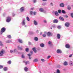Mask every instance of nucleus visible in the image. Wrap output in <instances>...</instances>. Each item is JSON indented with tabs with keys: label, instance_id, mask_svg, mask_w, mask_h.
<instances>
[{
	"label": "nucleus",
	"instance_id": "17",
	"mask_svg": "<svg viewBox=\"0 0 73 73\" xmlns=\"http://www.w3.org/2000/svg\"><path fill=\"white\" fill-rule=\"evenodd\" d=\"M18 41L20 43H23V40H22V39H18Z\"/></svg>",
	"mask_w": 73,
	"mask_h": 73
},
{
	"label": "nucleus",
	"instance_id": "50",
	"mask_svg": "<svg viewBox=\"0 0 73 73\" xmlns=\"http://www.w3.org/2000/svg\"><path fill=\"white\" fill-rule=\"evenodd\" d=\"M36 0H33V2L34 3H36Z\"/></svg>",
	"mask_w": 73,
	"mask_h": 73
},
{
	"label": "nucleus",
	"instance_id": "12",
	"mask_svg": "<svg viewBox=\"0 0 73 73\" xmlns=\"http://www.w3.org/2000/svg\"><path fill=\"white\" fill-rule=\"evenodd\" d=\"M23 62H24V63H25V65H27V64H29V62L28 61L24 60L23 61Z\"/></svg>",
	"mask_w": 73,
	"mask_h": 73
},
{
	"label": "nucleus",
	"instance_id": "51",
	"mask_svg": "<svg viewBox=\"0 0 73 73\" xmlns=\"http://www.w3.org/2000/svg\"><path fill=\"white\" fill-rule=\"evenodd\" d=\"M41 60L42 61V62H44L45 61V60H44L43 59H41Z\"/></svg>",
	"mask_w": 73,
	"mask_h": 73
},
{
	"label": "nucleus",
	"instance_id": "20",
	"mask_svg": "<svg viewBox=\"0 0 73 73\" xmlns=\"http://www.w3.org/2000/svg\"><path fill=\"white\" fill-rule=\"evenodd\" d=\"M39 11L41 12H42L44 11V9L42 8H40L39 9Z\"/></svg>",
	"mask_w": 73,
	"mask_h": 73
},
{
	"label": "nucleus",
	"instance_id": "37",
	"mask_svg": "<svg viewBox=\"0 0 73 73\" xmlns=\"http://www.w3.org/2000/svg\"><path fill=\"white\" fill-rule=\"evenodd\" d=\"M62 13H63L64 14H65V13H66V12L64 10H62Z\"/></svg>",
	"mask_w": 73,
	"mask_h": 73
},
{
	"label": "nucleus",
	"instance_id": "3",
	"mask_svg": "<svg viewBox=\"0 0 73 73\" xmlns=\"http://www.w3.org/2000/svg\"><path fill=\"white\" fill-rule=\"evenodd\" d=\"M26 24L25 23V20L24 19L21 22V24L23 26H24Z\"/></svg>",
	"mask_w": 73,
	"mask_h": 73
},
{
	"label": "nucleus",
	"instance_id": "61",
	"mask_svg": "<svg viewBox=\"0 0 73 73\" xmlns=\"http://www.w3.org/2000/svg\"><path fill=\"white\" fill-rule=\"evenodd\" d=\"M42 32H41L40 33V35H42Z\"/></svg>",
	"mask_w": 73,
	"mask_h": 73
},
{
	"label": "nucleus",
	"instance_id": "27",
	"mask_svg": "<svg viewBox=\"0 0 73 73\" xmlns=\"http://www.w3.org/2000/svg\"><path fill=\"white\" fill-rule=\"evenodd\" d=\"M69 65L71 66H72L73 65V62L72 61H70L69 62Z\"/></svg>",
	"mask_w": 73,
	"mask_h": 73
},
{
	"label": "nucleus",
	"instance_id": "22",
	"mask_svg": "<svg viewBox=\"0 0 73 73\" xmlns=\"http://www.w3.org/2000/svg\"><path fill=\"white\" fill-rule=\"evenodd\" d=\"M59 19L60 20H62V21H64V18L62 17H60Z\"/></svg>",
	"mask_w": 73,
	"mask_h": 73
},
{
	"label": "nucleus",
	"instance_id": "40",
	"mask_svg": "<svg viewBox=\"0 0 73 73\" xmlns=\"http://www.w3.org/2000/svg\"><path fill=\"white\" fill-rule=\"evenodd\" d=\"M56 73H61L60 72V71L58 69L56 71Z\"/></svg>",
	"mask_w": 73,
	"mask_h": 73
},
{
	"label": "nucleus",
	"instance_id": "49",
	"mask_svg": "<svg viewBox=\"0 0 73 73\" xmlns=\"http://www.w3.org/2000/svg\"><path fill=\"white\" fill-rule=\"evenodd\" d=\"M58 28V29H60V28H61V26H58L57 27Z\"/></svg>",
	"mask_w": 73,
	"mask_h": 73
},
{
	"label": "nucleus",
	"instance_id": "54",
	"mask_svg": "<svg viewBox=\"0 0 73 73\" xmlns=\"http://www.w3.org/2000/svg\"><path fill=\"white\" fill-rule=\"evenodd\" d=\"M50 56H49L47 57V59H49V58H50Z\"/></svg>",
	"mask_w": 73,
	"mask_h": 73
},
{
	"label": "nucleus",
	"instance_id": "58",
	"mask_svg": "<svg viewBox=\"0 0 73 73\" xmlns=\"http://www.w3.org/2000/svg\"><path fill=\"white\" fill-rule=\"evenodd\" d=\"M30 53H31V54H33V51H30Z\"/></svg>",
	"mask_w": 73,
	"mask_h": 73
},
{
	"label": "nucleus",
	"instance_id": "34",
	"mask_svg": "<svg viewBox=\"0 0 73 73\" xmlns=\"http://www.w3.org/2000/svg\"><path fill=\"white\" fill-rule=\"evenodd\" d=\"M3 69L4 71H7L8 70V68L7 67H5Z\"/></svg>",
	"mask_w": 73,
	"mask_h": 73
},
{
	"label": "nucleus",
	"instance_id": "13",
	"mask_svg": "<svg viewBox=\"0 0 73 73\" xmlns=\"http://www.w3.org/2000/svg\"><path fill=\"white\" fill-rule=\"evenodd\" d=\"M58 20L56 19H54L53 21V23H58Z\"/></svg>",
	"mask_w": 73,
	"mask_h": 73
},
{
	"label": "nucleus",
	"instance_id": "45",
	"mask_svg": "<svg viewBox=\"0 0 73 73\" xmlns=\"http://www.w3.org/2000/svg\"><path fill=\"white\" fill-rule=\"evenodd\" d=\"M58 12L59 13H61V10H59L58 11Z\"/></svg>",
	"mask_w": 73,
	"mask_h": 73
},
{
	"label": "nucleus",
	"instance_id": "21",
	"mask_svg": "<svg viewBox=\"0 0 73 73\" xmlns=\"http://www.w3.org/2000/svg\"><path fill=\"white\" fill-rule=\"evenodd\" d=\"M34 40L36 41H37L38 40V39L37 37H35L34 38Z\"/></svg>",
	"mask_w": 73,
	"mask_h": 73
},
{
	"label": "nucleus",
	"instance_id": "62",
	"mask_svg": "<svg viewBox=\"0 0 73 73\" xmlns=\"http://www.w3.org/2000/svg\"><path fill=\"white\" fill-rule=\"evenodd\" d=\"M65 17H66V18H68V16L67 15H65Z\"/></svg>",
	"mask_w": 73,
	"mask_h": 73
},
{
	"label": "nucleus",
	"instance_id": "39",
	"mask_svg": "<svg viewBox=\"0 0 73 73\" xmlns=\"http://www.w3.org/2000/svg\"><path fill=\"white\" fill-rule=\"evenodd\" d=\"M33 12L32 11H30V15H33Z\"/></svg>",
	"mask_w": 73,
	"mask_h": 73
},
{
	"label": "nucleus",
	"instance_id": "56",
	"mask_svg": "<svg viewBox=\"0 0 73 73\" xmlns=\"http://www.w3.org/2000/svg\"><path fill=\"white\" fill-rule=\"evenodd\" d=\"M10 52H11V53H13V50H11Z\"/></svg>",
	"mask_w": 73,
	"mask_h": 73
},
{
	"label": "nucleus",
	"instance_id": "2",
	"mask_svg": "<svg viewBox=\"0 0 73 73\" xmlns=\"http://www.w3.org/2000/svg\"><path fill=\"white\" fill-rule=\"evenodd\" d=\"M11 21V17H7L6 20L7 23H9Z\"/></svg>",
	"mask_w": 73,
	"mask_h": 73
},
{
	"label": "nucleus",
	"instance_id": "57",
	"mask_svg": "<svg viewBox=\"0 0 73 73\" xmlns=\"http://www.w3.org/2000/svg\"><path fill=\"white\" fill-rule=\"evenodd\" d=\"M12 15H13V16H14L15 15V14L14 13H12Z\"/></svg>",
	"mask_w": 73,
	"mask_h": 73
},
{
	"label": "nucleus",
	"instance_id": "15",
	"mask_svg": "<svg viewBox=\"0 0 73 73\" xmlns=\"http://www.w3.org/2000/svg\"><path fill=\"white\" fill-rule=\"evenodd\" d=\"M34 62H37L38 61V60L37 58L35 59L33 61Z\"/></svg>",
	"mask_w": 73,
	"mask_h": 73
},
{
	"label": "nucleus",
	"instance_id": "4",
	"mask_svg": "<svg viewBox=\"0 0 73 73\" xmlns=\"http://www.w3.org/2000/svg\"><path fill=\"white\" fill-rule=\"evenodd\" d=\"M33 23L35 25H38V24L37 21L35 20L33 21Z\"/></svg>",
	"mask_w": 73,
	"mask_h": 73
},
{
	"label": "nucleus",
	"instance_id": "64",
	"mask_svg": "<svg viewBox=\"0 0 73 73\" xmlns=\"http://www.w3.org/2000/svg\"><path fill=\"white\" fill-rule=\"evenodd\" d=\"M34 9V8H31V10H33Z\"/></svg>",
	"mask_w": 73,
	"mask_h": 73
},
{
	"label": "nucleus",
	"instance_id": "42",
	"mask_svg": "<svg viewBox=\"0 0 73 73\" xmlns=\"http://www.w3.org/2000/svg\"><path fill=\"white\" fill-rule=\"evenodd\" d=\"M52 42L50 41H49L48 43V44H49V45H50L52 44Z\"/></svg>",
	"mask_w": 73,
	"mask_h": 73
},
{
	"label": "nucleus",
	"instance_id": "1",
	"mask_svg": "<svg viewBox=\"0 0 73 73\" xmlns=\"http://www.w3.org/2000/svg\"><path fill=\"white\" fill-rule=\"evenodd\" d=\"M5 53V50L2 49L0 52V56H3V54Z\"/></svg>",
	"mask_w": 73,
	"mask_h": 73
},
{
	"label": "nucleus",
	"instance_id": "41",
	"mask_svg": "<svg viewBox=\"0 0 73 73\" xmlns=\"http://www.w3.org/2000/svg\"><path fill=\"white\" fill-rule=\"evenodd\" d=\"M17 49H15L14 50H13V52L15 53L16 52H17Z\"/></svg>",
	"mask_w": 73,
	"mask_h": 73
},
{
	"label": "nucleus",
	"instance_id": "26",
	"mask_svg": "<svg viewBox=\"0 0 73 73\" xmlns=\"http://www.w3.org/2000/svg\"><path fill=\"white\" fill-rule=\"evenodd\" d=\"M11 63H12V61L11 60H9L7 62V64H8L9 65L11 64Z\"/></svg>",
	"mask_w": 73,
	"mask_h": 73
},
{
	"label": "nucleus",
	"instance_id": "60",
	"mask_svg": "<svg viewBox=\"0 0 73 73\" xmlns=\"http://www.w3.org/2000/svg\"><path fill=\"white\" fill-rule=\"evenodd\" d=\"M36 33H38L39 32H38V30H37L36 31Z\"/></svg>",
	"mask_w": 73,
	"mask_h": 73
},
{
	"label": "nucleus",
	"instance_id": "25",
	"mask_svg": "<svg viewBox=\"0 0 73 73\" xmlns=\"http://www.w3.org/2000/svg\"><path fill=\"white\" fill-rule=\"evenodd\" d=\"M24 70L25 72H27L28 70V68L27 67H25V68Z\"/></svg>",
	"mask_w": 73,
	"mask_h": 73
},
{
	"label": "nucleus",
	"instance_id": "38",
	"mask_svg": "<svg viewBox=\"0 0 73 73\" xmlns=\"http://www.w3.org/2000/svg\"><path fill=\"white\" fill-rule=\"evenodd\" d=\"M36 14H37V12H35V11L33 12V14L35 16V15H36Z\"/></svg>",
	"mask_w": 73,
	"mask_h": 73
},
{
	"label": "nucleus",
	"instance_id": "53",
	"mask_svg": "<svg viewBox=\"0 0 73 73\" xmlns=\"http://www.w3.org/2000/svg\"><path fill=\"white\" fill-rule=\"evenodd\" d=\"M44 23H47V21L46 20H44Z\"/></svg>",
	"mask_w": 73,
	"mask_h": 73
},
{
	"label": "nucleus",
	"instance_id": "16",
	"mask_svg": "<svg viewBox=\"0 0 73 73\" xmlns=\"http://www.w3.org/2000/svg\"><path fill=\"white\" fill-rule=\"evenodd\" d=\"M40 46L41 48H44L45 46V45L44 43H41L40 44Z\"/></svg>",
	"mask_w": 73,
	"mask_h": 73
},
{
	"label": "nucleus",
	"instance_id": "59",
	"mask_svg": "<svg viewBox=\"0 0 73 73\" xmlns=\"http://www.w3.org/2000/svg\"><path fill=\"white\" fill-rule=\"evenodd\" d=\"M31 42H29L28 44H29V45H31Z\"/></svg>",
	"mask_w": 73,
	"mask_h": 73
},
{
	"label": "nucleus",
	"instance_id": "46",
	"mask_svg": "<svg viewBox=\"0 0 73 73\" xmlns=\"http://www.w3.org/2000/svg\"><path fill=\"white\" fill-rule=\"evenodd\" d=\"M26 52H28V51H29V49L28 48H27L26 49Z\"/></svg>",
	"mask_w": 73,
	"mask_h": 73
},
{
	"label": "nucleus",
	"instance_id": "32",
	"mask_svg": "<svg viewBox=\"0 0 73 73\" xmlns=\"http://www.w3.org/2000/svg\"><path fill=\"white\" fill-rule=\"evenodd\" d=\"M64 65H65L66 66L68 65V62L66 61H65L64 63Z\"/></svg>",
	"mask_w": 73,
	"mask_h": 73
},
{
	"label": "nucleus",
	"instance_id": "18",
	"mask_svg": "<svg viewBox=\"0 0 73 73\" xmlns=\"http://www.w3.org/2000/svg\"><path fill=\"white\" fill-rule=\"evenodd\" d=\"M54 14L55 16H58L59 15V14H58V12H57V11L55 12Z\"/></svg>",
	"mask_w": 73,
	"mask_h": 73
},
{
	"label": "nucleus",
	"instance_id": "35",
	"mask_svg": "<svg viewBox=\"0 0 73 73\" xmlns=\"http://www.w3.org/2000/svg\"><path fill=\"white\" fill-rule=\"evenodd\" d=\"M26 19L28 21H30V19H29V18L28 17H26Z\"/></svg>",
	"mask_w": 73,
	"mask_h": 73
},
{
	"label": "nucleus",
	"instance_id": "36",
	"mask_svg": "<svg viewBox=\"0 0 73 73\" xmlns=\"http://www.w3.org/2000/svg\"><path fill=\"white\" fill-rule=\"evenodd\" d=\"M28 33L29 35H32V34H33V32L32 31H30Z\"/></svg>",
	"mask_w": 73,
	"mask_h": 73
},
{
	"label": "nucleus",
	"instance_id": "9",
	"mask_svg": "<svg viewBox=\"0 0 73 73\" xmlns=\"http://www.w3.org/2000/svg\"><path fill=\"white\" fill-rule=\"evenodd\" d=\"M57 37L58 39L59 40L60 39V38H61V35L60 34H58L57 35Z\"/></svg>",
	"mask_w": 73,
	"mask_h": 73
},
{
	"label": "nucleus",
	"instance_id": "52",
	"mask_svg": "<svg viewBox=\"0 0 73 73\" xmlns=\"http://www.w3.org/2000/svg\"><path fill=\"white\" fill-rule=\"evenodd\" d=\"M72 56H73V54H71L69 55V57H72Z\"/></svg>",
	"mask_w": 73,
	"mask_h": 73
},
{
	"label": "nucleus",
	"instance_id": "29",
	"mask_svg": "<svg viewBox=\"0 0 73 73\" xmlns=\"http://www.w3.org/2000/svg\"><path fill=\"white\" fill-rule=\"evenodd\" d=\"M7 43H9V42H11L12 40H8L6 41Z\"/></svg>",
	"mask_w": 73,
	"mask_h": 73
},
{
	"label": "nucleus",
	"instance_id": "5",
	"mask_svg": "<svg viewBox=\"0 0 73 73\" xmlns=\"http://www.w3.org/2000/svg\"><path fill=\"white\" fill-rule=\"evenodd\" d=\"M17 48L19 50H23V49L24 48V47L23 46H21L20 47L19 46H17Z\"/></svg>",
	"mask_w": 73,
	"mask_h": 73
},
{
	"label": "nucleus",
	"instance_id": "30",
	"mask_svg": "<svg viewBox=\"0 0 73 73\" xmlns=\"http://www.w3.org/2000/svg\"><path fill=\"white\" fill-rule=\"evenodd\" d=\"M7 38L9 39H11L12 38V36L10 35H7Z\"/></svg>",
	"mask_w": 73,
	"mask_h": 73
},
{
	"label": "nucleus",
	"instance_id": "48",
	"mask_svg": "<svg viewBox=\"0 0 73 73\" xmlns=\"http://www.w3.org/2000/svg\"><path fill=\"white\" fill-rule=\"evenodd\" d=\"M3 68V66L1 65H0V69H2Z\"/></svg>",
	"mask_w": 73,
	"mask_h": 73
},
{
	"label": "nucleus",
	"instance_id": "43",
	"mask_svg": "<svg viewBox=\"0 0 73 73\" xmlns=\"http://www.w3.org/2000/svg\"><path fill=\"white\" fill-rule=\"evenodd\" d=\"M22 58H25V56L24 54H23L22 55Z\"/></svg>",
	"mask_w": 73,
	"mask_h": 73
},
{
	"label": "nucleus",
	"instance_id": "19",
	"mask_svg": "<svg viewBox=\"0 0 73 73\" xmlns=\"http://www.w3.org/2000/svg\"><path fill=\"white\" fill-rule=\"evenodd\" d=\"M65 46L66 48H70V45L68 44H67Z\"/></svg>",
	"mask_w": 73,
	"mask_h": 73
},
{
	"label": "nucleus",
	"instance_id": "44",
	"mask_svg": "<svg viewBox=\"0 0 73 73\" xmlns=\"http://www.w3.org/2000/svg\"><path fill=\"white\" fill-rule=\"evenodd\" d=\"M4 33L1 30V31H0V35H1L3 33Z\"/></svg>",
	"mask_w": 73,
	"mask_h": 73
},
{
	"label": "nucleus",
	"instance_id": "6",
	"mask_svg": "<svg viewBox=\"0 0 73 73\" xmlns=\"http://www.w3.org/2000/svg\"><path fill=\"white\" fill-rule=\"evenodd\" d=\"M65 25L67 27H69V25H70V23L68 22H66Z\"/></svg>",
	"mask_w": 73,
	"mask_h": 73
},
{
	"label": "nucleus",
	"instance_id": "31",
	"mask_svg": "<svg viewBox=\"0 0 73 73\" xmlns=\"http://www.w3.org/2000/svg\"><path fill=\"white\" fill-rule=\"evenodd\" d=\"M33 50L34 52L35 53H36L37 52V50H36V49L35 48H33Z\"/></svg>",
	"mask_w": 73,
	"mask_h": 73
},
{
	"label": "nucleus",
	"instance_id": "23",
	"mask_svg": "<svg viewBox=\"0 0 73 73\" xmlns=\"http://www.w3.org/2000/svg\"><path fill=\"white\" fill-rule=\"evenodd\" d=\"M0 46H4V44H3L2 41H0Z\"/></svg>",
	"mask_w": 73,
	"mask_h": 73
},
{
	"label": "nucleus",
	"instance_id": "33",
	"mask_svg": "<svg viewBox=\"0 0 73 73\" xmlns=\"http://www.w3.org/2000/svg\"><path fill=\"white\" fill-rule=\"evenodd\" d=\"M27 55L29 56V60H31V55L30 54H28Z\"/></svg>",
	"mask_w": 73,
	"mask_h": 73
},
{
	"label": "nucleus",
	"instance_id": "8",
	"mask_svg": "<svg viewBox=\"0 0 73 73\" xmlns=\"http://www.w3.org/2000/svg\"><path fill=\"white\" fill-rule=\"evenodd\" d=\"M56 52L57 53H62V51L60 49H58L57 50Z\"/></svg>",
	"mask_w": 73,
	"mask_h": 73
},
{
	"label": "nucleus",
	"instance_id": "14",
	"mask_svg": "<svg viewBox=\"0 0 73 73\" xmlns=\"http://www.w3.org/2000/svg\"><path fill=\"white\" fill-rule=\"evenodd\" d=\"M47 34V33L46 32H45L43 35H42V36L43 37H45L46 36V34Z\"/></svg>",
	"mask_w": 73,
	"mask_h": 73
},
{
	"label": "nucleus",
	"instance_id": "55",
	"mask_svg": "<svg viewBox=\"0 0 73 73\" xmlns=\"http://www.w3.org/2000/svg\"><path fill=\"white\" fill-rule=\"evenodd\" d=\"M50 5H51L52 6H53V4L52 3H50Z\"/></svg>",
	"mask_w": 73,
	"mask_h": 73
},
{
	"label": "nucleus",
	"instance_id": "28",
	"mask_svg": "<svg viewBox=\"0 0 73 73\" xmlns=\"http://www.w3.org/2000/svg\"><path fill=\"white\" fill-rule=\"evenodd\" d=\"M67 9L68 10H70V9H71V7H70V5H68L67 6Z\"/></svg>",
	"mask_w": 73,
	"mask_h": 73
},
{
	"label": "nucleus",
	"instance_id": "47",
	"mask_svg": "<svg viewBox=\"0 0 73 73\" xmlns=\"http://www.w3.org/2000/svg\"><path fill=\"white\" fill-rule=\"evenodd\" d=\"M71 16L72 18H73V13H71Z\"/></svg>",
	"mask_w": 73,
	"mask_h": 73
},
{
	"label": "nucleus",
	"instance_id": "63",
	"mask_svg": "<svg viewBox=\"0 0 73 73\" xmlns=\"http://www.w3.org/2000/svg\"><path fill=\"white\" fill-rule=\"evenodd\" d=\"M1 8L0 7V12H1Z\"/></svg>",
	"mask_w": 73,
	"mask_h": 73
},
{
	"label": "nucleus",
	"instance_id": "24",
	"mask_svg": "<svg viewBox=\"0 0 73 73\" xmlns=\"http://www.w3.org/2000/svg\"><path fill=\"white\" fill-rule=\"evenodd\" d=\"M60 6L61 7H64V4L63 3H62L60 4Z\"/></svg>",
	"mask_w": 73,
	"mask_h": 73
},
{
	"label": "nucleus",
	"instance_id": "11",
	"mask_svg": "<svg viewBox=\"0 0 73 73\" xmlns=\"http://www.w3.org/2000/svg\"><path fill=\"white\" fill-rule=\"evenodd\" d=\"M47 35L49 37L51 36H52V33H51L48 32V33H47Z\"/></svg>",
	"mask_w": 73,
	"mask_h": 73
},
{
	"label": "nucleus",
	"instance_id": "7",
	"mask_svg": "<svg viewBox=\"0 0 73 73\" xmlns=\"http://www.w3.org/2000/svg\"><path fill=\"white\" fill-rule=\"evenodd\" d=\"M20 10L21 12H23L24 11V7H22L20 8Z\"/></svg>",
	"mask_w": 73,
	"mask_h": 73
},
{
	"label": "nucleus",
	"instance_id": "10",
	"mask_svg": "<svg viewBox=\"0 0 73 73\" xmlns=\"http://www.w3.org/2000/svg\"><path fill=\"white\" fill-rule=\"evenodd\" d=\"M6 30V29L5 27H3L1 29V31L3 32H5V31Z\"/></svg>",
	"mask_w": 73,
	"mask_h": 73
}]
</instances>
